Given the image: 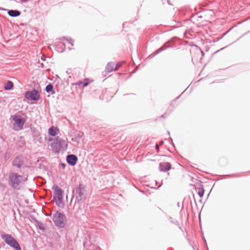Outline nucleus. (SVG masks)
I'll return each mask as SVG.
<instances>
[{
	"mask_svg": "<svg viewBox=\"0 0 250 250\" xmlns=\"http://www.w3.org/2000/svg\"><path fill=\"white\" fill-rule=\"evenodd\" d=\"M1 238L6 244L15 248L16 250H21L18 242L11 235L3 234L1 235Z\"/></svg>",
	"mask_w": 250,
	"mask_h": 250,
	"instance_id": "1",
	"label": "nucleus"
},
{
	"mask_svg": "<svg viewBox=\"0 0 250 250\" xmlns=\"http://www.w3.org/2000/svg\"><path fill=\"white\" fill-rule=\"evenodd\" d=\"M53 189L54 191V198L56 203L58 206H61L62 204V191L57 185L53 186Z\"/></svg>",
	"mask_w": 250,
	"mask_h": 250,
	"instance_id": "2",
	"label": "nucleus"
},
{
	"mask_svg": "<svg viewBox=\"0 0 250 250\" xmlns=\"http://www.w3.org/2000/svg\"><path fill=\"white\" fill-rule=\"evenodd\" d=\"M15 123L13 125V129L16 131L21 130L25 123V120L19 115H14L12 117Z\"/></svg>",
	"mask_w": 250,
	"mask_h": 250,
	"instance_id": "3",
	"label": "nucleus"
},
{
	"mask_svg": "<svg viewBox=\"0 0 250 250\" xmlns=\"http://www.w3.org/2000/svg\"><path fill=\"white\" fill-rule=\"evenodd\" d=\"M65 216L64 214L57 211L54 215L53 221L56 226L63 227Z\"/></svg>",
	"mask_w": 250,
	"mask_h": 250,
	"instance_id": "4",
	"label": "nucleus"
},
{
	"mask_svg": "<svg viewBox=\"0 0 250 250\" xmlns=\"http://www.w3.org/2000/svg\"><path fill=\"white\" fill-rule=\"evenodd\" d=\"M21 176L18 175L16 173H12L10 177V181L11 185L14 188H17L22 181Z\"/></svg>",
	"mask_w": 250,
	"mask_h": 250,
	"instance_id": "5",
	"label": "nucleus"
},
{
	"mask_svg": "<svg viewBox=\"0 0 250 250\" xmlns=\"http://www.w3.org/2000/svg\"><path fill=\"white\" fill-rule=\"evenodd\" d=\"M25 96L28 100L37 101L39 99L40 95L37 90H33L27 92Z\"/></svg>",
	"mask_w": 250,
	"mask_h": 250,
	"instance_id": "6",
	"label": "nucleus"
},
{
	"mask_svg": "<svg viewBox=\"0 0 250 250\" xmlns=\"http://www.w3.org/2000/svg\"><path fill=\"white\" fill-rule=\"evenodd\" d=\"M67 162L72 166L75 165L77 161V158L75 155H70L67 157Z\"/></svg>",
	"mask_w": 250,
	"mask_h": 250,
	"instance_id": "7",
	"label": "nucleus"
},
{
	"mask_svg": "<svg viewBox=\"0 0 250 250\" xmlns=\"http://www.w3.org/2000/svg\"><path fill=\"white\" fill-rule=\"evenodd\" d=\"M121 66V63H118L116 64L114 63H108L106 69L108 70V71H111V70H116L118 69L119 67Z\"/></svg>",
	"mask_w": 250,
	"mask_h": 250,
	"instance_id": "8",
	"label": "nucleus"
},
{
	"mask_svg": "<svg viewBox=\"0 0 250 250\" xmlns=\"http://www.w3.org/2000/svg\"><path fill=\"white\" fill-rule=\"evenodd\" d=\"M160 167L161 170L166 171L169 170L171 168V165L168 162H163L160 163Z\"/></svg>",
	"mask_w": 250,
	"mask_h": 250,
	"instance_id": "9",
	"label": "nucleus"
},
{
	"mask_svg": "<svg viewBox=\"0 0 250 250\" xmlns=\"http://www.w3.org/2000/svg\"><path fill=\"white\" fill-rule=\"evenodd\" d=\"M59 132V130L58 128L54 126H52L48 129V134L53 136L58 134Z\"/></svg>",
	"mask_w": 250,
	"mask_h": 250,
	"instance_id": "10",
	"label": "nucleus"
},
{
	"mask_svg": "<svg viewBox=\"0 0 250 250\" xmlns=\"http://www.w3.org/2000/svg\"><path fill=\"white\" fill-rule=\"evenodd\" d=\"M89 79H85L83 81H80L76 83V85H79L80 87H84L88 85V84L91 82Z\"/></svg>",
	"mask_w": 250,
	"mask_h": 250,
	"instance_id": "11",
	"label": "nucleus"
},
{
	"mask_svg": "<svg viewBox=\"0 0 250 250\" xmlns=\"http://www.w3.org/2000/svg\"><path fill=\"white\" fill-rule=\"evenodd\" d=\"M56 140H57V143L59 144L60 147H67V144L66 143V142H65L64 140L61 139L60 138H59L58 137L56 138Z\"/></svg>",
	"mask_w": 250,
	"mask_h": 250,
	"instance_id": "12",
	"label": "nucleus"
},
{
	"mask_svg": "<svg viewBox=\"0 0 250 250\" xmlns=\"http://www.w3.org/2000/svg\"><path fill=\"white\" fill-rule=\"evenodd\" d=\"M196 190L200 198H202L204 194L205 190L202 186L199 188H196Z\"/></svg>",
	"mask_w": 250,
	"mask_h": 250,
	"instance_id": "13",
	"label": "nucleus"
},
{
	"mask_svg": "<svg viewBox=\"0 0 250 250\" xmlns=\"http://www.w3.org/2000/svg\"><path fill=\"white\" fill-rule=\"evenodd\" d=\"M13 86V83L11 81H8L5 84L4 89L5 90H10L12 88Z\"/></svg>",
	"mask_w": 250,
	"mask_h": 250,
	"instance_id": "14",
	"label": "nucleus"
},
{
	"mask_svg": "<svg viewBox=\"0 0 250 250\" xmlns=\"http://www.w3.org/2000/svg\"><path fill=\"white\" fill-rule=\"evenodd\" d=\"M8 14L11 17H17L20 15V12L17 10H10Z\"/></svg>",
	"mask_w": 250,
	"mask_h": 250,
	"instance_id": "15",
	"label": "nucleus"
},
{
	"mask_svg": "<svg viewBox=\"0 0 250 250\" xmlns=\"http://www.w3.org/2000/svg\"><path fill=\"white\" fill-rule=\"evenodd\" d=\"M53 86L51 84H48L46 86V91L47 92H50V91H52L53 90Z\"/></svg>",
	"mask_w": 250,
	"mask_h": 250,
	"instance_id": "16",
	"label": "nucleus"
},
{
	"mask_svg": "<svg viewBox=\"0 0 250 250\" xmlns=\"http://www.w3.org/2000/svg\"><path fill=\"white\" fill-rule=\"evenodd\" d=\"M17 160V159H15V160L13 161V165H14V166H17V167H21V165L20 164H17L16 163V162Z\"/></svg>",
	"mask_w": 250,
	"mask_h": 250,
	"instance_id": "17",
	"label": "nucleus"
},
{
	"mask_svg": "<svg viewBox=\"0 0 250 250\" xmlns=\"http://www.w3.org/2000/svg\"><path fill=\"white\" fill-rule=\"evenodd\" d=\"M69 43H70L71 44V45H73V43H72V40H69Z\"/></svg>",
	"mask_w": 250,
	"mask_h": 250,
	"instance_id": "18",
	"label": "nucleus"
},
{
	"mask_svg": "<svg viewBox=\"0 0 250 250\" xmlns=\"http://www.w3.org/2000/svg\"><path fill=\"white\" fill-rule=\"evenodd\" d=\"M156 148L158 150L159 149V147H158V146L157 145H156Z\"/></svg>",
	"mask_w": 250,
	"mask_h": 250,
	"instance_id": "19",
	"label": "nucleus"
},
{
	"mask_svg": "<svg viewBox=\"0 0 250 250\" xmlns=\"http://www.w3.org/2000/svg\"><path fill=\"white\" fill-rule=\"evenodd\" d=\"M22 0V1H24V2H25V1H26L27 0Z\"/></svg>",
	"mask_w": 250,
	"mask_h": 250,
	"instance_id": "20",
	"label": "nucleus"
}]
</instances>
